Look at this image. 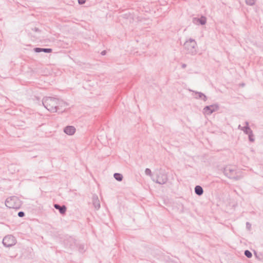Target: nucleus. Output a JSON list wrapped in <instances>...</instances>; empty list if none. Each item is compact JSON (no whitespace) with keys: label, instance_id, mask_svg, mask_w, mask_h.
Wrapping results in <instances>:
<instances>
[{"label":"nucleus","instance_id":"obj_1","mask_svg":"<svg viewBox=\"0 0 263 263\" xmlns=\"http://www.w3.org/2000/svg\"><path fill=\"white\" fill-rule=\"evenodd\" d=\"M44 106L51 112H63V107L67 106L65 102L57 98L46 97L42 100Z\"/></svg>","mask_w":263,"mask_h":263},{"label":"nucleus","instance_id":"obj_2","mask_svg":"<svg viewBox=\"0 0 263 263\" xmlns=\"http://www.w3.org/2000/svg\"><path fill=\"white\" fill-rule=\"evenodd\" d=\"M183 47L187 54L193 55L197 53V43L195 40L191 38L187 40Z\"/></svg>","mask_w":263,"mask_h":263},{"label":"nucleus","instance_id":"obj_3","mask_svg":"<svg viewBox=\"0 0 263 263\" xmlns=\"http://www.w3.org/2000/svg\"><path fill=\"white\" fill-rule=\"evenodd\" d=\"M223 173L228 178L235 180H238L242 177V175L237 172L234 167L231 166H226L224 168Z\"/></svg>","mask_w":263,"mask_h":263},{"label":"nucleus","instance_id":"obj_4","mask_svg":"<svg viewBox=\"0 0 263 263\" xmlns=\"http://www.w3.org/2000/svg\"><path fill=\"white\" fill-rule=\"evenodd\" d=\"M5 205L10 209H19L21 206V201L16 196H12L7 198Z\"/></svg>","mask_w":263,"mask_h":263},{"label":"nucleus","instance_id":"obj_5","mask_svg":"<svg viewBox=\"0 0 263 263\" xmlns=\"http://www.w3.org/2000/svg\"><path fill=\"white\" fill-rule=\"evenodd\" d=\"M16 243L15 238L11 235L6 236L3 240V243L6 247H10L14 245Z\"/></svg>","mask_w":263,"mask_h":263},{"label":"nucleus","instance_id":"obj_6","mask_svg":"<svg viewBox=\"0 0 263 263\" xmlns=\"http://www.w3.org/2000/svg\"><path fill=\"white\" fill-rule=\"evenodd\" d=\"M153 180L156 182L157 183L160 184H165L167 181V176L162 172H159L157 174V178L155 179L154 178H152Z\"/></svg>","mask_w":263,"mask_h":263},{"label":"nucleus","instance_id":"obj_7","mask_svg":"<svg viewBox=\"0 0 263 263\" xmlns=\"http://www.w3.org/2000/svg\"><path fill=\"white\" fill-rule=\"evenodd\" d=\"M219 106L217 104H214L210 106H206L203 108V113L205 115H211L213 112L217 111Z\"/></svg>","mask_w":263,"mask_h":263},{"label":"nucleus","instance_id":"obj_8","mask_svg":"<svg viewBox=\"0 0 263 263\" xmlns=\"http://www.w3.org/2000/svg\"><path fill=\"white\" fill-rule=\"evenodd\" d=\"M189 90L193 92L192 96L196 99H201L204 101H206L207 100L206 96L203 93L201 92H198L196 91L193 90L192 89H189Z\"/></svg>","mask_w":263,"mask_h":263},{"label":"nucleus","instance_id":"obj_9","mask_svg":"<svg viewBox=\"0 0 263 263\" xmlns=\"http://www.w3.org/2000/svg\"><path fill=\"white\" fill-rule=\"evenodd\" d=\"M92 203L95 209L98 210L100 208V202L97 195H93L92 197Z\"/></svg>","mask_w":263,"mask_h":263},{"label":"nucleus","instance_id":"obj_10","mask_svg":"<svg viewBox=\"0 0 263 263\" xmlns=\"http://www.w3.org/2000/svg\"><path fill=\"white\" fill-rule=\"evenodd\" d=\"M193 23L195 24L205 25L206 23V18L205 16H202L200 18L194 17Z\"/></svg>","mask_w":263,"mask_h":263},{"label":"nucleus","instance_id":"obj_11","mask_svg":"<svg viewBox=\"0 0 263 263\" xmlns=\"http://www.w3.org/2000/svg\"><path fill=\"white\" fill-rule=\"evenodd\" d=\"M64 132L68 135H72L76 132V128L73 126H67L64 129Z\"/></svg>","mask_w":263,"mask_h":263},{"label":"nucleus","instance_id":"obj_12","mask_svg":"<svg viewBox=\"0 0 263 263\" xmlns=\"http://www.w3.org/2000/svg\"><path fill=\"white\" fill-rule=\"evenodd\" d=\"M54 207L57 210H58L61 214H65L66 212L67 208L66 206L64 205L61 206L60 204H54Z\"/></svg>","mask_w":263,"mask_h":263},{"label":"nucleus","instance_id":"obj_13","mask_svg":"<svg viewBox=\"0 0 263 263\" xmlns=\"http://www.w3.org/2000/svg\"><path fill=\"white\" fill-rule=\"evenodd\" d=\"M195 192L197 195L200 196L203 194V190L201 186L197 185L195 187Z\"/></svg>","mask_w":263,"mask_h":263},{"label":"nucleus","instance_id":"obj_14","mask_svg":"<svg viewBox=\"0 0 263 263\" xmlns=\"http://www.w3.org/2000/svg\"><path fill=\"white\" fill-rule=\"evenodd\" d=\"M114 177L118 181H121L123 179V176L120 173H115Z\"/></svg>","mask_w":263,"mask_h":263},{"label":"nucleus","instance_id":"obj_15","mask_svg":"<svg viewBox=\"0 0 263 263\" xmlns=\"http://www.w3.org/2000/svg\"><path fill=\"white\" fill-rule=\"evenodd\" d=\"M242 131L247 135L251 134V132H252V130L249 126H244L243 127Z\"/></svg>","mask_w":263,"mask_h":263},{"label":"nucleus","instance_id":"obj_16","mask_svg":"<svg viewBox=\"0 0 263 263\" xmlns=\"http://www.w3.org/2000/svg\"><path fill=\"white\" fill-rule=\"evenodd\" d=\"M245 255L248 257V258H251L252 256V253L249 251V250H246L245 251Z\"/></svg>","mask_w":263,"mask_h":263},{"label":"nucleus","instance_id":"obj_17","mask_svg":"<svg viewBox=\"0 0 263 263\" xmlns=\"http://www.w3.org/2000/svg\"><path fill=\"white\" fill-rule=\"evenodd\" d=\"M247 5L250 6H253L254 5L255 0H246Z\"/></svg>","mask_w":263,"mask_h":263},{"label":"nucleus","instance_id":"obj_18","mask_svg":"<svg viewBox=\"0 0 263 263\" xmlns=\"http://www.w3.org/2000/svg\"><path fill=\"white\" fill-rule=\"evenodd\" d=\"M145 173L146 175H148L149 176H152L151 170L149 168H146L145 170Z\"/></svg>","mask_w":263,"mask_h":263},{"label":"nucleus","instance_id":"obj_19","mask_svg":"<svg viewBox=\"0 0 263 263\" xmlns=\"http://www.w3.org/2000/svg\"><path fill=\"white\" fill-rule=\"evenodd\" d=\"M248 136H249V141H251V142H254V138H253V132H251V134H249L248 135Z\"/></svg>","mask_w":263,"mask_h":263},{"label":"nucleus","instance_id":"obj_20","mask_svg":"<svg viewBox=\"0 0 263 263\" xmlns=\"http://www.w3.org/2000/svg\"><path fill=\"white\" fill-rule=\"evenodd\" d=\"M52 51V49L51 48H42V52H44L46 53H50Z\"/></svg>","mask_w":263,"mask_h":263},{"label":"nucleus","instance_id":"obj_21","mask_svg":"<svg viewBox=\"0 0 263 263\" xmlns=\"http://www.w3.org/2000/svg\"><path fill=\"white\" fill-rule=\"evenodd\" d=\"M34 51L37 53L42 52V48H39V47L35 48L34 49Z\"/></svg>","mask_w":263,"mask_h":263},{"label":"nucleus","instance_id":"obj_22","mask_svg":"<svg viewBox=\"0 0 263 263\" xmlns=\"http://www.w3.org/2000/svg\"><path fill=\"white\" fill-rule=\"evenodd\" d=\"M17 215H18V217H24V216H25V213H24V212H23V211H20V212H19L18 213V214H17Z\"/></svg>","mask_w":263,"mask_h":263},{"label":"nucleus","instance_id":"obj_23","mask_svg":"<svg viewBox=\"0 0 263 263\" xmlns=\"http://www.w3.org/2000/svg\"><path fill=\"white\" fill-rule=\"evenodd\" d=\"M246 227H247V228L248 230H250V229H251V224L249 222H247L246 223Z\"/></svg>","mask_w":263,"mask_h":263},{"label":"nucleus","instance_id":"obj_24","mask_svg":"<svg viewBox=\"0 0 263 263\" xmlns=\"http://www.w3.org/2000/svg\"><path fill=\"white\" fill-rule=\"evenodd\" d=\"M32 30H33V31H34L35 32H39L40 31V30L39 29V28H36V27L33 28Z\"/></svg>","mask_w":263,"mask_h":263},{"label":"nucleus","instance_id":"obj_25","mask_svg":"<svg viewBox=\"0 0 263 263\" xmlns=\"http://www.w3.org/2000/svg\"><path fill=\"white\" fill-rule=\"evenodd\" d=\"M181 66H182V68H185L186 67V65L185 64H182Z\"/></svg>","mask_w":263,"mask_h":263},{"label":"nucleus","instance_id":"obj_26","mask_svg":"<svg viewBox=\"0 0 263 263\" xmlns=\"http://www.w3.org/2000/svg\"><path fill=\"white\" fill-rule=\"evenodd\" d=\"M243 127L241 126V125H239V126H238V129H240V130H242Z\"/></svg>","mask_w":263,"mask_h":263},{"label":"nucleus","instance_id":"obj_27","mask_svg":"<svg viewBox=\"0 0 263 263\" xmlns=\"http://www.w3.org/2000/svg\"><path fill=\"white\" fill-rule=\"evenodd\" d=\"M245 125H246L245 126H249V122H248L246 121V122L245 123Z\"/></svg>","mask_w":263,"mask_h":263},{"label":"nucleus","instance_id":"obj_28","mask_svg":"<svg viewBox=\"0 0 263 263\" xmlns=\"http://www.w3.org/2000/svg\"><path fill=\"white\" fill-rule=\"evenodd\" d=\"M78 3L80 5H82V0H78Z\"/></svg>","mask_w":263,"mask_h":263},{"label":"nucleus","instance_id":"obj_29","mask_svg":"<svg viewBox=\"0 0 263 263\" xmlns=\"http://www.w3.org/2000/svg\"><path fill=\"white\" fill-rule=\"evenodd\" d=\"M101 54L102 55H104L105 54V51H103L102 52H101Z\"/></svg>","mask_w":263,"mask_h":263},{"label":"nucleus","instance_id":"obj_30","mask_svg":"<svg viewBox=\"0 0 263 263\" xmlns=\"http://www.w3.org/2000/svg\"><path fill=\"white\" fill-rule=\"evenodd\" d=\"M85 0H83V4L85 3Z\"/></svg>","mask_w":263,"mask_h":263}]
</instances>
